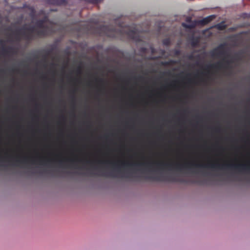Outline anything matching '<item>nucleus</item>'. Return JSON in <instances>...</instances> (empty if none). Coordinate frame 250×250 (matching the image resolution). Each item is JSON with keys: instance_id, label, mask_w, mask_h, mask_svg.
I'll list each match as a JSON object with an SVG mask.
<instances>
[{"instance_id": "nucleus-29", "label": "nucleus", "mask_w": 250, "mask_h": 250, "mask_svg": "<svg viewBox=\"0 0 250 250\" xmlns=\"http://www.w3.org/2000/svg\"><path fill=\"white\" fill-rule=\"evenodd\" d=\"M39 162H40V163L41 164H43V163H44V161H43V160H42V159H40V160H39Z\"/></svg>"}, {"instance_id": "nucleus-18", "label": "nucleus", "mask_w": 250, "mask_h": 250, "mask_svg": "<svg viewBox=\"0 0 250 250\" xmlns=\"http://www.w3.org/2000/svg\"><path fill=\"white\" fill-rule=\"evenodd\" d=\"M174 63V61L171 60L169 62H163L162 63V64H163V65H170V64Z\"/></svg>"}, {"instance_id": "nucleus-8", "label": "nucleus", "mask_w": 250, "mask_h": 250, "mask_svg": "<svg viewBox=\"0 0 250 250\" xmlns=\"http://www.w3.org/2000/svg\"><path fill=\"white\" fill-rule=\"evenodd\" d=\"M215 18V15H210L208 16L199 21V23L203 25H205L211 22Z\"/></svg>"}, {"instance_id": "nucleus-7", "label": "nucleus", "mask_w": 250, "mask_h": 250, "mask_svg": "<svg viewBox=\"0 0 250 250\" xmlns=\"http://www.w3.org/2000/svg\"><path fill=\"white\" fill-rule=\"evenodd\" d=\"M47 2L50 4L56 6L65 5L67 3L66 0H47Z\"/></svg>"}, {"instance_id": "nucleus-12", "label": "nucleus", "mask_w": 250, "mask_h": 250, "mask_svg": "<svg viewBox=\"0 0 250 250\" xmlns=\"http://www.w3.org/2000/svg\"><path fill=\"white\" fill-rule=\"evenodd\" d=\"M29 158L27 157H24L22 159H17L16 162L19 164H25L29 162Z\"/></svg>"}, {"instance_id": "nucleus-10", "label": "nucleus", "mask_w": 250, "mask_h": 250, "mask_svg": "<svg viewBox=\"0 0 250 250\" xmlns=\"http://www.w3.org/2000/svg\"><path fill=\"white\" fill-rule=\"evenodd\" d=\"M98 163L99 164H110L111 165H112L114 167H115L116 166L118 168V172H120V170H119V167H120V165L119 164L118 162V163H116V162H110V161H98Z\"/></svg>"}, {"instance_id": "nucleus-27", "label": "nucleus", "mask_w": 250, "mask_h": 250, "mask_svg": "<svg viewBox=\"0 0 250 250\" xmlns=\"http://www.w3.org/2000/svg\"><path fill=\"white\" fill-rule=\"evenodd\" d=\"M180 51L179 50H176V52H175V54L176 55H179L180 54Z\"/></svg>"}, {"instance_id": "nucleus-1", "label": "nucleus", "mask_w": 250, "mask_h": 250, "mask_svg": "<svg viewBox=\"0 0 250 250\" xmlns=\"http://www.w3.org/2000/svg\"><path fill=\"white\" fill-rule=\"evenodd\" d=\"M156 165L158 168H176L179 170L194 168H211L218 169H234L240 171H249L250 164H224L221 165L218 163H208L207 164H199L194 162H187L184 164L167 163L164 162L146 163V166L151 167Z\"/></svg>"}, {"instance_id": "nucleus-20", "label": "nucleus", "mask_w": 250, "mask_h": 250, "mask_svg": "<svg viewBox=\"0 0 250 250\" xmlns=\"http://www.w3.org/2000/svg\"><path fill=\"white\" fill-rule=\"evenodd\" d=\"M76 73L78 74H80L81 73V66H79L78 67V68L77 69V70H76Z\"/></svg>"}, {"instance_id": "nucleus-21", "label": "nucleus", "mask_w": 250, "mask_h": 250, "mask_svg": "<svg viewBox=\"0 0 250 250\" xmlns=\"http://www.w3.org/2000/svg\"><path fill=\"white\" fill-rule=\"evenodd\" d=\"M194 56L193 54H191L188 56V59L190 60H192L194 59Z\"/></svg>"}, {"instance_id": "nucleus-32", "label": "nucleus", "mask_w": 250, "mask_h": 250, "mask_svg": "<svg viewBox=\"0 0 250 250\" xmlns=\"http://www.w3.org/2000/svg\"><path fill=\"white\" fill-rule=\"evenodd\" d=\"M188 82H189V83H192V80H191V79H188Z\"/></svg>"}, {"instance_id": "nucleus-9", "label": "nucleus", "mask_w": 250, "mask_h": 250, "mask_svg": "<svg viewBox=\"0 0 250 250\" xmlns=\"http://www.w3.org/2000/svg\"><path fill=\"white\" fill-rule=\"evenodd\" d=\"M200 39L199 37H192L190 40L191 45L193 47H196L199 45Z\"/></svg>"}, {"instance_id": "nucleus-35", "label": "nucleus", "mask_w": 250, "mask_h": 250, "mask_svg": "<svg viewBox=\"0 0 250 250\" xmlns=\"http://www.w3.org/2000/svg\"><path fill=\"white\" fill-rule=\"evenodd\" d=\"M51 65H52V66H54V63H52V64H51Z\"/></svg>"}, {"instance_id": "nucleus-26", "label": "nucleus", "mask_w": 250, "mask_h": 250, "mask_svg": "<svg viewBox=\"0 0 250 250\" xmlns=\"http://www.w3.org/2000/svg\"><path fill=\"white\" fill-rule=\"evenodd\" d=\"M122 177H124L125 178H130V177H132V176L130 175H126L122 176Z\"/></svg>"}, {"instance_id": "nucleus-15", "label": "nucleus", "mask_w": 250, "mask_h": 250, "mask_svg": "<svg viewBox=\"0 0 250 250\" xmlns=\"http://www.w3.org/2000/svg\"><path fill=\"white\" fill-rule=\"evenodd\" d=\"M182 25L184 27H185L186 28H188V29H192V28H193L195 27V25L194 24H188L183 23L182 24Z\"/></svg>"}, {"instance_id": "nucleus-31", "label": "nucleus", "mask_w": 250, "mask_h": 250, "mask_svg": "<svg viewBox=\"0 0 250 250\" xmlns=\"http://www.w3.org/2000/svg\"><path fill=\"white\" fill-rule=\"evenodd\" d=\"M216 131L217 132H219L220 131V128L219 127H217L216 128Z\"/></svg>"}, {"instance_id": "nucleus-30", "label": "nucleus", "mask_w": 250, "mask_h": 250, "mask_svg": "<svg viewBox=\"0 0 250 250\" xmlns=\"http://www.w3.org/2000/svg\"><path fill=\"white\" fill-rule=\"evenodd\" d=\"M63 160H59V163H60V165H62V163H63Z\"/></svg>"}, {"instance_id": "nucleus-4", "label": "nucleus", "mask_w": 250, "mask_h": 250, "mask_svg": "<svg viewBox=\"0 0 250 250\" xmlns=\"http://www.w3.org/2000/svg\"><path fill=\"white\" fill-rule=\"evenodd\" d=\"M232 62V61L226 60L224 58L221 62H218L216 63L208 65L207 66V69H215L216 70H221L223 68L228 69L229 68V65Z\"/></svg>"}, {"instance_id": "nucleus-24", "label": "nucleus", "mask_w": 250, "mask_h": 250, "mask_svg": "<svg viewBox=\"0 0 250 250\" xmlns=\"http://www.w3.org/2000/svg\"><path fill=\"white\" fill-rule=\"evenodd\" d=\"M141 51H142L143 52H146V48H145V47H143V48H141Z\"/></svg>"}, {"instance_id": "nucleus-33", "label": "nucleus", "mask_w": 250, "mask_h": 250, "mask_svg": "<svg viewBox=\"0 0 250 250\" xmlns=\"http://www.w3.org/2000/svg\"><path fill=\"white\" fill-rule=\"evenodd\" d=\"M191 21V19L190 18H188L187 19V21Z\"/></svg>"}, {"instance_id": "nucleus-5", "label": "nucleus", "mask_w": 250, "mask_h": 250, "mask_svg": "<svg viewBox=\"0 0 250 250\" xmlns=\"http://www.w3.org/2000/svg\"><path fill=\"white\" fill-rule=\"evenodd\" d=\"M146 179L152 180V181H172V182H183L184 181L183 180H180L177 179L175 177H166L163 175H160L159 176H146Z\"/></svg>"}, {"instance_id": "nucleus-6", "label": "nucleus", "mask_w": 250, "mask_h": 250, "mask_svg": "<svg viewBox=\"0 0 250 250\" xmlns=\"http://www.w3.org/2000/svg\"><path fill=\"white\" fill-rule=\"evenodd\" d=\"M225 48V44L219 45L218 47L210 51V54L211 56L212 57L225 56L226 55Z\"/></svg>"}, {"instance_id": "nucleus-17", "label": "nucleus", "mask_w": 250, "mask_h": 250, "mask_svg": "<svg viewBox=\"0 0 250 250\" xmlns=\"http://www.w3.org/2000/svg\"><path fill=\"white\" fill-rule=\"evenodd\" d=\"M52 52V50H49L45 52V55L43 56L45 60H46V59L48 58V57H49L50 55Z\"/></svg>"}, {"instance_id": "nucleus-2", "label": "nucleus", "mask_w": 250, "mask_h": 250, "mask_svg": "<svg viewBox=\"0 0 250 250\" xmlns=\"http://www.w3.org/2000/svg\"><path fill=\"white\" fill-rule=\"evenodd\" d=\"M48 21V17L45 16L36 22V26L40 29H36L34 26L27 27L24 26L21 29L16 30L15 32L16 40L20 41V36H22L26 40L30 41L33 39L34 36L38 37H45L49 35L51 30L47 26L44 25Z\"/></svg>"}, {"instance_id": "nucleus-36", "label": "nucleus", "mask_w": 250, "mask_h": 250, "mask_svg": "<svg viewBox=\"0 0 250 250\" xmlns=\"http://www.w3.org/2000/svg\"><path fill=\"white\" fill-rule=\"evenodd\" d=\"M139 78L140 79H142V77H140Z\"/></svg>"}, {"instance_id": "nucleus-28", "label": "nucleus", "mask_w": 250, "mask_h": 250, "mask_svg": "<svg viewBox=\"0 0 250 250\" xmlns=\"http://www.w3.org/2000/svg\"><path fill=\"white\" fill-rule=\"evenodd\" d=\"M4 42L3 40H0V44L4 45Z\"/></svg>"}, {"instance_id": "nucleus-34", "label": "nucleus", "mask_w": 250, "mask_h": 250, "mask_svg": "<svg viewBox=\"0 0 250 250\" xmlns=\"http://www.w3.org/2000/svg\"><path fill=\"white\" fill-rule=\"evenodd\" d=\"M12 71H13V72H15V69H12Z\"/></svg>"}, {"instance_id": "nucleus-22", "label": "nucleus", "mask_w": 250, "mask_h": 250, "mask_svg": "<svg viewBox=\"0 0 250 250\" xmlns=\"http://www.w3.org/2000/svg\"><path fill=\"white\" fill-rule=\"evenodd\" d=\"M85 163L86 164H91L93 163V162L90 160H86V161H85Z\"/></svg>"}, {"instance_id": "nucleus-16", "label": "nucleus", "mask_w": 250, "mask_h": 250, "mask_svg": "<svg viewBox=\"0 0 250 250\" xmlns=\"http://www.w3.org/2000/svg\"><path fill=\"white\" fill-rule=\"evenodd\" d=\"M99 175L104 177H116V176L113 175L112 173L107 174L106 173L103 172L101 174H99Z\"/></svg>"}, {"instance_id": "nucleus-11", "label": "nucleus", "mask_w": 250, "mask_h": 250, "mask_svg": "<svg viewBox=\"0 0 250 250\" xmlns=\"http://www.w3.org/2000/svg\"><path fill=\"white\" fill-rule=\"evenodd\" d=\"M14 48L12 47H9L6 48L5 47H3L2 51V53L4 55H8L13 52Z\"/></svg>"}, {"instance_id": "nucleus-13", "label": "nucleus", "mask_w": 250, "mask_h": 250, "mask_svg": "<svg viewBox=\"0 0 250 250\" xmlns=\"http://www.w3.org/2000/svg\"><path fill=\"white\" fill-rule=\"evenodd\" d=\"M216 27L219 30H224L226 28L227 26L224 22H222L217 24Z\"/></svg>"}, {"instance_id": "nucleus-25", "label": "nucleus", "mask_w": 250, "mask_h": 250, "mask_svg": "<svg viewBox=\"0 0 250 250\" xmlns=\"http://www.w3.org/2000/svg\"><path fill=\"white\" fill-rule=\"evenodd\" d=\"M66 161H70L72 164H74L75 162V160L73 159H71V160L67 159V160H66Z\"/></svg>"}, {"instance_id": "nucleus-23", "label": "nucleus", "mask_w": 250, "mask_h": 250, "mask_svg": "<svg viewBox=\"0 0 250 250\" xmlns=\"http://www.w3.org/2000/svg\"><path fill=\"white\" fill-rule=\"evenodd\" d=\"M31 160L32 164H35L36 163L37 160L36 159L33 158Z\"/></svg>"}, {"instance_id": "nucleus-19", "label": "nucleus", "mask_w": 250, "mask_h": 250, "mask_svg": "<svg viewBox=\"0 0 250 250\" xmlns=\"http://www.w3.org/2000/svg\"><path fill=\"white\" fill-rule=\"evenodd\" d=\"M95 81L97 82H99V83H103V82H104V81H103V79H99V78H96Z\"/></svg>"}, {"instance_id": "nucleus-14", "label": "nucleus", "mask_w": 250, "mask_h": 250, "mask_svg": "<svg viewBox=\"0 0 250 250\" xmlns=\"http://www.w3.org/2000/svg\"><path fill=\"white\" fill-rule=\"evenodd\" d=\"M163 43L164 45L166 46H169L171 44L170 39L169 38H166L163 40Z\"/></svg>"}, {"instance_id": "nucleus-3", "label": "nucleus", "mask_w": 250, "mask_h": 250, "mask_svg": "<svg viewBox=\"0 0 250 250\" xmlns=\"http://www.w3.org/2000/svg\"><path fill=\"white\" fill-rule=\"evenodd\" d=\"M95 33L100 36H106L112 38H120L124 35L128 39L136 42H142V39L136 29L124 31L122 28L116 29L107 25H101L94 29Z\"/></svg>"}]
</instances>
